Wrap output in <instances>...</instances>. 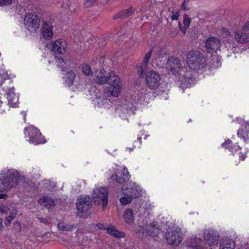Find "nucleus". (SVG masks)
<instances>
[{"instance_id": "obj_1", "label": "nucleus", "mask_w": 249, "mask_h": 249, "mask_svg": "<svg viewBox=\"0 0 249 249\" xmlns=\"http://www.w3.org/2000/svg\"><path fill=\"white\" fill-rule=\"evenodd\" d=\"M186 62L187 67L182 68L180 71V74L184 77L181 80L183 88H189L194 83L195 70L204 67L205 59L200 52L192 50L187 53Z\"/></svg>"}, {"instance_id": "obj_2", "label": "nucleus", "mask_w": 249, "mask_h": 249, "mask_svg": "<svg viewBox=\"0 0 249 249\" xmlns=\"http://www.w3.org/2000/svg\"><path fill=\"white\" fill-rule=\"evenodd\" d=\"M94 80L96 83L99 84L106 83L110 84L105 90V92L107 95L114 97L119 96L121 83L119 77L113 72H111L106 76V72L104 70L95 71Z\"/></svg>"}, {"instance_id": "obj_3", "label": "nucleus", "mask_w": 249, "mask_h": 249, "mask_svg": "<svg viewBox=\"0 0 249 249\" xmlns=\"http://www.w3.org/2000/svg\"><path fill=\"white\" fill-rule=\"evenodd\" d=\"M20 178L16 170L2 171L0 174V191H8L18 185Z\"/></svg>"}, {"instance_id": "obj_4", "label": "nucleus", "mask_w": 249, "mask_h": 249, "mask_svg": "<svg viewBox=\"0 0 249 249\" xmlns=\"http://www.w3.org/2000/svg\"><path fill=\"white\" fill-rule=\"evenodd\" d=\"M127 186H123L122 191L124 196L120 199V201L123 205H125L132 201V198L137 197L140 195L138 186L133 183L127 184Z\"/></svg>"}, {"instance_id": "obj_5", "label": "nucleus", "mask_w": 249, "mask_h": 249, "mask_svg": "<svg viewBox=\"0 0 249 249\" xmlns=\"http://www.w3.org/2000/svg\"><path fill=\"white\" fill-rule=\"evenodd\" d=\"M92 199L97 205H102L103 209L107 205L108 193L105 187L96 188L93 190Z\"/></svg>"}, {"instance_id": "obj_6", "label": "nucleus", "mask_w": 249, "mask_h": 249, "mask_svg": "<svg viewBox=\"0 0 249 249\" xmlns=\"http://www.w3.org/2000/svg\"><path fill=\"white\" fill-rule=\"evenodd\" d=\"M77 213L80 217L85 215L87 211L91 206V199L88 196H80L76 201Z\"/></svg>"}, {"instance_id": "obj_7", "label": "nucleus", "mask_w": 249, "mask_h": 249, "mask_svg": "<svg viewBox=\"0 0 249 249\" xmlns=\"http://www.w3.org/2000/svg\"><path fill=\"white\" fill-rule=\"evenodd\" d=\"M166 68L169 71L172 72L173 74H178L181 82V80L184 77L180 74V71L182 68H186V67H181L180 61L178 58L174 56L169 57L166 62ZM180 87L183 89H184L182 87L181 84H180Z\"/></svg>"}, {"instance_id": "obj_8", "label": "nucleus", "mask_w": 249, "mask_h": 249, "mask_svg": "<svg viewBox=\"0 0 249 249\" xmlns=\"http://www.w3.org/2000/svg\"><path fill=\"white\" fill-rule=\"evenodd\" d=\"M166 238L169 245L178 246L182 240L180 229L173 228L169 229L166 233Z\"/></svg>"}, {"instance_id": "obj_9", "label": "nucleus", "mask_w": 249, "mask_h": 249, "mask_svg": "<svg viewBox=\"0 0 249 249\" xmlns=\"http://www.w3.org/2000/svg\"><path fill=\"white\" fill-rule=\"evenodd\" d=\"M24 23L27 29L31 32L37 31L40 25V20L38 16L34 13L27 14L24 19Z\"/></svg>"}, {"instance_id": "obj_10", "label": "nucleus", "mask_w": 249, "mask_h": 249, "mask_svg": "<svg viewBox=\"0 0 249 249\" xmlns=\"http://www.w3.org/2000/svg\"><path fill=\"white\" fill-rule=\"evenodd\" d=\"M76 74L72 71H68L65 76V81L68 86L74 85L76 88L79 89L85 85L83 81L84 76L79 75L76 78Z\"/></svg>"}, {"instance_id": "obj_11", "label": "nucleus", "mask_w": 249, "mask_h": 249, "mask_svg": "<svg viewBox=\"0 0 249 249\" xmlns=\"http://www.w3.org/2000/svg\"><path fill=\"white\" fill-rule=\"evenodd\" d=\"M160 74L155 71H148L145 74V82L151 89L158 88L160 85Z\"/></svg>"}, {"instance_id": "obj_12", "label": "nucleus", "mask_w": 249, "mask_h": 249, "mask_svg": "<svg viewBox=\"0 0 249 249\" xmlns=\"http://www.w3.org/2000/svg\"><path fill=\"white\" fill-rule=\"evenodd\" d=\"M26 132H28L29 141L36 144L44 143L41 139V134L39 130L33 126H30L25 128L24 129V134L26 135Z\"/></svg>"}, {"instance_id": "obj_13", "label": "nucleus", "mask_w": 249, "mask_h": 249, "mask_svg": "<svg viewBox=\"0 0 249 249\" xmlns=\"http://www.w3.org/2000/svg\"><path fill=\"white\" fill-rule=\"evenodd\" d=\"M221 46L220 40L217 37L212 36L206 40L205 47L208 52L213 53L219 50Z\"/></svg>"}, {"instance_id": "obj_14", "label": "nucleus", "mask_w": 249, "mask_h": 249, "mask_svg": "<svg viewBox=\"0 0 249 249\" xmlns=\"http://www.w3.org/2000/svg\"><path fill=\"white\" fill-rule=\"evenodd\" d=\"M204 238L206 243L210 246L217 245L219 243V236L216 231H206L204 232Z\"/></svg>"}, {"instance_id": "obj_15", "label": "nucleus", "mask_w": 249, "mask_h": 249, "mask_svg": "<svg viewBox=\"0 0 249 249\" xmlns=\"http://www.w3.org/2000/svg\"><path fill=\"white\" fill-rule=\"evenodd\" d=\"M130 175L127 169L125 167H118L116 169L115 176L111 177L112 179L115 178L117 182L120 184H123L129 178Z\"/></svg>"}, {"instance_id": "obj_16", "label": "nucleus", "mask_w": 249, "mask_h": 249, "mask_svg": "<svg viewBox=\"0 0 249 249\" xmlns=\"http://www.w3.org/2000/svg\"><path fill=\"white\" fill-rule=\"evenodd\" d=\"M52 50L58 54L64 53L68 48L67 42L63 39H57L51 43Z\"/></svg>"}, {"instance_id": "obj_17", "label": "nucleus", "mask_w": 249, "mask_h": 249, "mask_svg": "<svg viewBox=\"0 0 249 249\" xmlns=\"http://www.w3.org/2000/svg\"><path fill=\"white\" fill-rule=\"evenodd\" d=\"M41 34L46 39H50L53 36L52 23L46 20H43Z\"/></svg>"}, {"instance_id": "obj_18", "label": "nucleus", "mask_w": 249, "mask_h": 249, "mask_svg": "<svg viewBox=\"0 0 249 249\" xmlns=\"http://www.w3.org/2000/svg\"><path fill=\"white\" fill-rule=\"evenodd\" d=\"M246 31L242 28L234 32V39L237 42L241 44L249 42V34L246 33Z\"/></svg>"}, {"instance_id": "obj_19", "label": "nucleus", "mask_w": 249, "mask_h": 249, "mask_svg": "<svg viewBox=\"0 0 249 249\" xmlns=\"http://www.w3.org/2000/svg\"><path fill=\"white\" fill-rule=\"evenodd\" d=\"M187 244L194 249H206L202 246V239L196 237H192L189 238L187 242Z\"/></svg>"}, {"instance_id": "obj_20", "label": "nucleus", "mask_w": 249, "mask_h": 249, "mask_svg": "<svg viewBox=\"0 0 249 249\" xmlns=\"http://www.w3.org/2000/svg\"><path fill=\"white\" fill-rule=\"evenodd\" d=\"M152 50H150L145 55L143 60L141 63L140 70L138 71L140 75L143 74L144 71L147 70L148 64L152 55Z\"/></svg>"}, {"instance_id": "obj_21", "label": "nucleus", "mask_w": 249, "mask_h": 249, "mask_svg": "<svg viewBox=\"0 0 249 249\" xmlns=\"http://www.w3.org/2000/svg\"><path fill=\"white\" fill-rule=\"evenodd\" d=\"M39 204L48 208L50 209L55 205L54 200L49 196H44L39 200Z\"/></svg>"}, {"instance_id": "obj_22", "label": "nucleus", "mask_w": 249, "mask_h": 249, "mask_svg": "<svg viewBox=\"0 0 249 249\" xmlns=\"http://www.w3.org/2000/svg\"><path fill=\"white\" fill-rule=\"evenodd\" d=\"M243 125L246 129L245 132H244L243 128L242 127L238 130L237 135L238 137L242 138L245 142H247L249 140L248 132L249 131V123L245 122Z\"/></svg>"}, {"instance_id": "obj_23", "label": "nucleus", "mask_w": 249, "mask_h": 249, "mask_svg": "<svg viewBox=\"0 0 249 249\" xmlns=\"http://www.w3.org/2000/svg\"><path fill=\"white\" fill-rule=\"evenodd\" d=\"M106 230L107 233L116 238H122L125 235L124 232L119 231L113 226L106 228Z\"/></svg>"}, {"instance_id": "obj_24", "label": "nucleus", "mask_w": 249, "mask_h": 249, "mask_svg": "<svg viewBox=\"0 0 249 249\" xmlns=\"http://www.w3.org/2000/svg\"><path fill=\"white\" fill-rule=\"evenodd\" d=\"M134 10L132 8H129L127 9L123 10L113 17L114 19L127 18L132 15L134 13Z\"/></svg>"}, {"instance_id": "obj_25", "label": "nucleus", "mask_w": 249, "mask_h": 249, "mask_svg": "<svg viewBox=\"0 0 249 249\" xmlns=\"http://www.w3.org/2000/svg\"><path fill=\"white\" fill-rule=\"evenodd\" d=\"M124 217L125 221L129 224H131L134 221V217L133 212L131 209H126L124 213Z\"/></svg>"}, {"instance_id": "obj_26", "label": "nucleus", "mask_w": 249, "mask_h": 249, "mask_svg": "<svg viewBox=\"0 0 249 249\" xmlns=\"http://www.w3.org/2000/svg\"><path fill=\"white\" fill-rule=\"evenodd\" d=\"M234 242L229 239L222 240L220 246V249H234Z\"/></svg>"}, {"instance_id": "obj_27", "label": "nucleus", "mask_w": 249, "mask_h": 249, "mask_svg": "<svg viewBox=\"0 0 249 249\" xmlns=\"http://www.w3.org/2000/svg\"><path fill=\"white\" fill-rule=\"evenodd\" d=\"M7 99L9 105L13 107H16L18 103V97L14 93L9 94Z\"/></svg>"}, {"instance_id": "obj_28", "label": "nucleus", "mask_w": 249, "mask_h": 249, "mask_svg": "<svg viewBox=\"0 0 249 249\" xmlns=\"http://www.w3.org/2000/svg\"><path fill=\"white\" fill-rule=\"evenodd\" d=\"M57 227L59 230L64 231H71L73 229V225L69 224L64 222H59L57 224Z\"/></svg>"}, {"instance_id": "obj_29", "label": "nucleus", "mask_w": 249, "mask_h": 249, "mask_svg": "<svg viewBox=\"0 0 249 249\" xmlns=\"http://www.w3.org/2000/svg\"><path fill=\"white\" fill-rule=\"evenodd\" d=\"M81 70L82 72L86 75L88 76H92L93 74V71L90 68V67L87 64H83L81 65Z\"/></svg>"}, {"instance_id": "obj_30", "label": "nucleus", "mask_w": 249, "mask_h": 249, "mask_svg": "<svg viewBox=\"0 0 249 249\" xmlns=\"http://www.w3.org/2000/svg\"><path fill=\"white\" fill-rule=\"evenodd\" d=\"M191 22V19L188 17L187 15H184V19H183V24L185 26V28L183 29H182L181 27L180 23L179 22V28L180 30H182L184 34L186 33V29L189 27L190 24Z\"/></svg>"}, {"instance_id": "obj_31", "label": "nucleus", "mask_w": 249, "mask_h": 249, "mask_svg": "<svg viewBox=\"0 0 249 249\" xmlns=\"http://www.w3.org/2000/svg\"><path fill=\"white\" fill-rule=\"evenodd\" d=\"M69 63L68 61H65L61 57L58 58L57 59L58 66L62 69V71H65V69L67 67Z\"/></svg>"}, {"instance_id": "obj_32", "label": "nucleus", "mask_w": 249, "mask_h": 249, "mask_svg": "<svg viewBox=\"0 0 249 249\" xmlns=\"http://www.w3.org/2000/svg\"><path fill=\"white\" fill-rule=\"evenodd\" d=\"M221 36L224 37H227L231 35V33L230 30L226 28H222L221 31Z\"/></svg>"}, {"instance_id": "obj_33", "label": "nucleus", "mask_w": 249, "mask_h": 249, "mask_svg": "<svg viewBox=\"0 0 249 249\" xmlns=\"http://www.w3.org/2000/svg\"><path fill=\"white\" fill-rule=\"evenodd\" d=\"M97 0H85L84 3V5L85 7H89Z\"/></svg>"}, {"instance_id": "obj_34", "label": "nucleus", "mask_w": 249, "mask_h": 249, "mask_svg": "<svg viewBox=\"0 0 249 249\" xmlns=\"http://www.w3.org/2000/svg\"><path fill=\"white\" fill-rule=\"evenodd\" d=\"M9 208L5 206H0V213H7L9 211Z\"/></svg>"}, {"instance_id": "obj_35", "label": "nucleus", "mask_w": 249, "mask_h": 249, "mask_svg": "<svg viewBox=\"0 0 249 249\" xmlns=\"http://www.w3.org/2000/svg\"><path fill=\"white\" fill-rule=\"evenodd\" d=\"M12 1L13 0H0V6L9 5Z\"/></svg>"}, {"instance_id": "obj_36", "label": "nucleus", "mask_w": 249, "mask_h": 249, "mask_svg": "<svg viewBox=\"0 0 249 249\" xmlns=\"http://www.w3.org/2000/svg\"><path fill=\"white\" fill-rule=\"evenodd\" d=\"M179 16V14L178 11H176L172 13L171 18L172 20H178Z\"/></svg>"}, {"instance_id": "obj_37", "label": "nucleus", "mask_w": 249, "mask_h": 249, "mask_svg": "<svg viewBox=\"0 0 249 249\" xmlns=\"http://www.w3.org/2000/svg\"><path fill=\"white\" fill-rule=\"evenodd\" d=\"M18 213V211L16 208H14L13 207V210L12 212H10V214L9 215L12 219H14L16 216L17 215Z\"/></svg>"}, {"instance_id": "obj_38", "label": "nucleus", "mask_w": 249, "mask_h": 249, "mask_svg": "<svg viewBox=\"0 0 249 249\" xmlns=\"http://www.w3.org/2000/svg\"><path fill=\"white\" fill-rule=\"evenodd\" d=\"M189 0H184L182 4V7L184 10H188L189 9Z\"/></svg>"}, {"instance_id": "obj_39", "label": "nucleus", "mask_w": 249, "mask_h": 249, "mask_svg": "<svg viewBox=\"0 0 249 249\" xmlns=\"http://www.w3.org/2000/svg\"><path fill=\"white\" fill-rule=\"evenodd\" d=\"M231 143V141L228 140V141H227L226 142H225L223 143L222 144V145L223 147H224L225 148H229V145Z\"/></svg>"}, {"instance_id": "obj_40", "label": "nucleus", "mask_w": 249, "mask_h": 249, "mask_svg": "<svg viewBox=\"0 0 249 249\" xmlns=\"http://www.w3.org/2000/svg\"><path fill=\"white\" fill-rule=\"evenodd\" d=\"M12 220L13 219L10 216H7L5 218V224L8 226L10 225L11 222L12 221Z\"/></svg>"}, {"instance_id": "obj_41", "label": "nucleus", "mask_w": 249, "mask_h": 249, "mask_svg": "<svg viewBox=\"0 0 249 249\" xmlns=\"http://www.w3.org/2000/svg\"><path fill=\"white\" fill-rule=\"evenodd\" d=\"M243 29L246 31L249 30V21L244 24L243 26Z\"/></svg>"}, {"instance_id": "obj_42", "label": "nucleus", "mask_w": 249, "mask_h": 249, "mask_svg": "<svg viewBox=\"0 0 249 249\" xmlns=\"http://www.w3.org/2000/svg\"><path fill=\"white\" fill-rule=\"evenodd\" d=\"M96 226L100 229L106 230V228H107L102 223L97 224Z\"/></svg>"}, {"instance_id": "obj_43", "label": "nucleus", "mask_w": 249, "mask_h": 249, "mask_svg": "<svg viewBox=\"0 0 249 249\" xmlns=\"http://www.w3.org/2000/svg\"><path fill=\"white\" fill-rule=\"evenodd\" d=\"M145 207H146V209H151L153 207V206L150 203L146 202V206Z\"/></svg>"}, {"instance_id": "obj_44", "label": "nucleus", "mask_w": 249, "mask_h": 249, "mask_svg": "<svg viewBox=\"0 0 249 249\" xmlns=\"http://www.w3.org/2000/svg\"><path fill=\"white\" fill-rule=\"evenodd\" d=\"M7 197V195L4 193H0V199H6Z\"/></svg>"}, {"instance_id": "obj_45", "label": "nucleus", "mask_w": 249, "mask_h": 249, "mask_svg": "<svg viewBox=\"0 0 249 249\" xmlns=\"http://www.w3.org/2000/svg\"><path fill=\"white\" fill-rule=\"evenodd\" d=\"M39 220H40V221L42 223H45V224H48V222L47 221V220L44 218H39Z\"/></svg>"}, {"instance_id": "obj_46", "label": "nucleus", "mask_w": 249, "mask_h": 249, "mask_svg": "<svg viewBox=\"0 0 249 249\" xmlns=\"http://www.w3.org/2000/svg\"><path fill=\"white\" fill-rule=\"evenodd\" d=\"M246 158V154H242L241 156H240V158L242 160H244Z\"/></svg>"}, {"instance_id": "obj_47", "label": "nucleus", "mask_w": 249, "mask_h": 249, "mask_svg": "<svg viewBox=\"0 0 249 249\" xmlns=\"http://www.w3.org/2000/svg\"><path fill=\"white\" fill-rule=\"evenodd\" d=\"M2 219L0 218V231H1L2 230Z\"/></svg>"}, {"instance_id": "obj_48", "label": "nucleus", "mask_w": 249, "mask_h": 249, "mask_svg": "<svg viewBox=\"0 0 249 249\" xmlns=\"http://www.w3.org/2000/svg\"><path fill=\"white\" fill-rule=\"evenodd\" d=\"M2 103H3V102H2V100H1V97H0V107H1V105H2Z\"/></svg>"}, {"instance_id": "obj_49", "label": "nucleus", "mask_w": 249, "mask_h": 249, "mask_svg": "<svg viewBox=\"0 0 249 249\" xmlns=\"http://www.w3.org/2000/svg\"><path fill=\"white\" fill-rule=\"evenodd\" d=\"M22 113H23V115L24 117V120H25V119H26V118H25V116H26L25 112H23Z\"/></svg>"}, {"instance_id": "obj_50", "label": "nucleus", "mask_w": 249, "mask_h": 249, "mask_svg": "<svg viewBox=\"0 0 249 249\" xmlns=\"http://www.w3.org/2000/svg\"><path fill=\"white\" fill-rule=\"evenodd\" d=\"M216 59L218 60H220V58H219V56H214Z\"/></svg>"}]
</instances>
